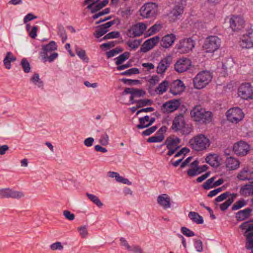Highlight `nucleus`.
<instances>
[{
	"label": "nucleus",
	"instance_id": "nucleus-8",
	"mask_svg": "<svg viewBox=\"0 0 253 253\" xmlns=\"http://www.w3.org/2000/svg\"><path fill=\"white\" fill-rule=\"evenodd\" d=\"M226 117L229 122L237 124L242 120L244 117V114L241 109L239 107H234L228 110L226 112Z\"/></svg>",
	"mask_w": 253,
	"mask_h": 253
},
{
	"label": "nucleus",
	"instance_id": "nucleus-28",
	"mask_svg": "<svg viewBox=\"0 0 253 253\" xmlns=\"http://www.w3.org/2000/svg\"><path fill=\"white\" fill-rule=\"evenodd\" d=\"M188 216L193 222L197 224H203L204 222L203 217L196 212L190 211Z\"/></svg>",
	"mask_w": 253,
	"mask_h": 253
},
{
	"label": "nucleus",
	"instance_id": "nucleus-35",
	"mask_svg": "<svg viewBox=\"0 0 253 253\" xmlns=\"http://www.w3.org/2000/svg\"><path fill=\"white\" fill-rule=\"evenodd\" d=\"M109 2V0H104L101 2L98 1L95 3L94 6L91 10V13H94L105 6Z\"/></svg>",
	"mask_w": 253,
	"mask_h": 253
},
{
	"label": "nucleus",
	"instance_id": "nucleus-31",
	"mask_svg": "<svg viewBox=\"0 0 253 253\" xmlns=\"http://www.w3.org/2000/svg\"><path fill=\"white\" fill-rule=\"evenodd\" d=\"M149 116L146 115L143 117L139 118V124L136 126V127L138 129H143L150 126L149 124Z\"/></svg>",
	"mask_w": 253,
	"mask_h": 253
},
{
	"label": "nucleus",
	"instance_id": "nucleus-47",
	"mask_svg": "<svg viewBox=\"0 0 253 253\" xmlns=\"http://www.w3.org/2000/svg\"><path fill=\"white\" fill-rule=\"evenodd\" d=\"M247 205L246 201L244 200H241L237 201L232 207V211L238 210Z\"/></svg>",
	"mask_w": 253,
	"mask_h": 253
},
{
	"label": "nucleus",
	"instance_id": "nucleus-12",
	"mask_svg": "<svg viewBox=\"0 0 253 253\" xmlns=\"http://www.w3.org/2000/svg\"><path fill=\"white\" fill-rule=\"evenodd\" d=\"M147 29V25L144 23H137L133 25L128 30L129 37H136L141 36Z\"/></svg>",
	"mask_w": 253,
	"mask_h": 253
},
{
	"label": "nucleus",
	"instance_id": "nucleus-62",
	"mask_svg": "<svg viewBox=\"0 0 253 253\" xmlns=\"http://www.w3.org/2000/svg\"><path fill=\"white\" fill-rule=\"evenodd\" d=\"M50 248H51V250H62L63 249V247L61 245V243L59 242H57L56 243L52 244L50 246Z\"/></svg>",
	"mask_w": 253,
	"mask_h": 253
},
{
	"label": "nucleus",
	"instance_id": "nucleus-27",
	"mask_svg": "<svg viewBox=\"0 0 253 253\" xmlns=\"http://www.w3.org/2000/svg\"><path fill=\"white\" fill-rule=\"evenodd\" d=\"M240 195L248 196L253 195V185L245 184L242 186L240 190Z\"/></svg>",
	"mask_w": 253,
	"mask_h": 253
},
{
	"label": "nucleus",
	"instance_id": "nucleus-51",
	"mask_svg": "<svg viewBox=\"0 0 253 253\" xmlns=\"http://www.w3.org/2000/svg\"><path fill=\"white\" fill-rule=\"evenodd\" d=\"M146 94V92L142 89L134 88L132 92V95L135 97H140L144 96Z\"/></svg>",
	"mask_w": 253,
	"mask_h": 253
},
{
	"label": "nucleus",
	"instance_id": "nucleus-52",
	"mask_svg": "<svg viewBox=\"0 0 253 253\" xmlns=\"http://www.w3.org/2000/svg\"><path fill=\"white\" fill-rule=\"evenodd\" d=\"M121 81L125 84H127L129 85H132L134 84H140L141 82L138 80H132L123 78L121 79Z\"/></svg>",
	"mask_w": 253,
	"mask_h": 253
},
{
	"label": "nucleus",
	"instance_id": "nucleus-41",
	"mask_svg": "<svg viewBox=\"0 0 253 253\" xmlns=\"http://www.w3.org/2000/svg\"><path fill=\"white\" fill-rule=\"evenodd\" d=\"M153 103V101L149 99H143L138 100L137 101V107L141 108L147 105H151Z\"/></svg>",
	"mask_w": 253,
	"mask_h": 253
},
{
	"label": "nucleus",
	"instance_id": "nucleus-42",
	"mask_svg": "<svg viewBox=\"0 0 253 253\" xmlns=\"http://www.w3.org/2000/svg\"><path fill=\"white\" fill-rule=\"evenodd\" d=\"M21 65L23 68L24 72L28 73L31 70V66L29 62L26 58H23L21 61Z\"/></svg>",
	"mask_w": 253,
	"mask_h": 253
},
{
	"label": "nucleus",
	"instance_id": "nucleus-57",
	"mask_svg": "<svg viewBox=\"0 0 253 253\" xmlns=\"http://www.w3.org/2000/svg\"><path fill=\"white\" fill-rule=\"evenodd\" d=\"M157 128L158 127L156 126H153L143 131L142 132V135L143 136H149L154 132Z\"/></svg>",
	"mask_w": 253,
	"mask_h": 253
},
{
	"label": "nucleus",
	"instance_id": "nucleus-14",
	"mask_svg": "<svg viewBox=\"0 0 253 253\" xmlns=\"http://www.w3.org/2000/svg\"><path fill=\"white\" fill-rule=\"evenodd\" d=\"M24 196L23 192L13 190L10 188L0 189V197L7 198L20 199Z\"/></svg>",
	"mask_w": 253,
	"mask_h": 253
},
{
	"label": "nucleus",
	"instance_id": "nucleus-22",
	"mask_svg": "<svg viewBox=\"0 0 253 253\" xmlns=\"http://www.w3.org/2000/svg\"><path fill=\"white\" fill-rule=\"evenodd\" d=\"M175 40V36L173 34H168L163 37L161 40V46L165 48L171 46Z\"/></svg>",
	"mask_w": 253,
	"mask_h": 253
},
{
	"label": "nucleus",
	"instance_id": "nucleus-5",
	"mask_svg": "<svg viewBox=\"0 0 253 253\" xmlns=\"http://www.w3.org/2000/svg\"><path fill=\"white\" fill-rule=\"evenodd\" d=\"M157 11L158 5L154 2L144 4L139 10L140 15L146 18L154 17L157 14Z\"/></svg>",
	"mask_w": 253,
	"mask_h": 253
},
{
	"label": "nucleus",
	"instance_id": "nucleus-49",
	"mask_svg": "<svg viewBox=\"0 0 253 253\" xmlns=\"http://www.w3.org/2000/svg\"><path fill=\"white\" fill-rule=\"evenodd\" d=\"M215 179V176H213L208 179L203 185V187L205 190H209L213 188V182Z\"/></svg>",
	"mask_w": 253,
	"mask_h": 253
},
{
	"label": "nucleus",
	"instance_id": "nucleus-40",
	"mask_svg": "<svg viewBox=\"0 0 253 253\" xmlns=\"http://www.w3.org/2000/svg\"><path fill=\"white\" fill-rule=\"evenodd\" d=\"M120 33L118 31H112L108 34H106L105 36H104L102 39L100 40V42L106 40L108 39H114V38H118L120 36Z\"/></svg>",
	"mask_w": 253,
	"mask_h": 253
},
{
	"label": "nucleus",
	"instance_id": "nucleus-2",
	"mask_svg": "<svg viewBox=\"0 0 253 253\" xmlns=\"http://www.w3.org/2000/svg\"><path fill=\"white\" fill-rule=\"evenodd\" d=\"M212 79V76L210 71L200 72L193 79L194 86L199 89L203 88L209 84Z\"/></svg>",
	"mask_w": 253,
	"mask_h": 253
},
{
	"label": "nucleus",
	"instance_id": "nucleus-26",
	"mask_svg": "<svg viewBox=\"0 0 253 253\" xmlns=\"http://www.w3.org/2000/svg\"><path fill=\"white\" fill-rule=\"evenodd\" d=\"M225 164L226 167L230 170L237 169L240 165L239 161L232 157L227 158Z\"/></svg>",
	"mask_w": 253,
	"mask_h": 253
},
{
	"label": "nucleus",
	"instance_id": "nucleus-16",
	"mask_svg": "<svg viewBox=\"0 0 253 253\" xmlns=\"http://www.w3.org/2000/svg\"><path fill=\"white\" fill-rule=\"evenodd\" d=\"M184 89V84L180 80L174 81L169 85V92L173 95L180 94Z\"/></svg>",
	"mask_w": 253,
	"mask_h": 253
},
{
	"label": "nucleus",
	"instance_id": "nucleus-7",
	"mask_svg": "<svg viewBox=\"0 0 253 253\" xmlns=\"http://www.w3.org/2000/svg\"><path fill=\"white\" fill-rule=\"evenodd\" d=\"M186 5V0H180L175 5L169 13V18L170 22H174L180 18L183 13L184 8Z\"/></svg>",
	"mask_w": 253,
	"mask_h": 253
},
{
	"label": "nucleus",
	"instance_id": "nucleus-60",
	"mask_svg": "<svg viewBox=\"0 0 253 253\" xmlns=\"http://www.w3.org/2000/svg\"><path fill=\"white\" fill-rule=\"evenodd\" d=\"M230 195V193L229 192H228V191L225 192L221 194L218 197H217L215 198V201L217 202H221V201L224 200L225 199H226L227 198V197L228 196H229Z\"/></svg>",
	"mask_w": 253,
	"mask_h": 253
},
{
	"label": "nucleus",
	"instance_id": "nucleus-33",
	"mask_svg": "<svg viewBox=\"0 0 253 253\" xmlns=\"http://www.w3.org/2000/svg\"><path fill=\"white\" fill-rule=\"evenodd\" d=\"M169 82L167 80H164L159 84L155 91L157 92L158 94H162L166 91Z\"/></svg>",
	"mask_w": 253,
	"mask_h": 253
},
{
	"label": "nucleus",
	"instance_id": "nucleus-1",
	"mask_svg": "<svg viewBox=\"0 0 253 253\" xmlns=\"http://www.w3.org/2000/svg\"><path fill=\"white\" fill-rule=\"evenodd\" d=\"M192 117L196 122L209 123L211 121L212 113L207 111L201 106L194 107L191 112Z\"/></svg>",
	"mask_w": 253,
	"mask_h": 253
},
{
	"label": "nucleus",
	"instance_id": "nucleus-38",
	"mask_svg": "<svg viewBox=\"0 0 253 253\" xmlns=\"http://www.w3.org/2000/svg\"><path fill=\"white\" fill-rule=\"evenodd\" d=\"M95 32L93 33V35L97 39H99L103 36L108 31V30H105L103 27H101L100 25L97 26Z\"/></svg>",
	"mask_w": 253,
	"mask_h": 253
},
{
	"label": "nucleus",
	"instance_id": "nucleus-37",
	"mask_svg": "<svg viewBox=\"0 0 253 253\" xmlns=\"http://www.w3.org/2000/svg\"><path fill=\"white\" fill-rule=\"evenodd\" d=\"M86 195L88 198L98 207L101 208L103 206L102 203L96 196L88 193H86Z\"/></svg>",
	"mask_w": 253,
	"mask_h": 253
},
{
	"label": "nucleus",
	"instance_id": "nucleus-61",
	"mask_svg": "<svg viewBox=\"0 0 253 253\" xmlns=\"http://www.w3.org/2000/svg\"><path fill=\"white\" fill-rule=\"evenodd\" d=\"M63 214L65 218L69 220H73L75 216L74 213H71L69 211L65 210L63 212Z\"/></svg>",
	"mask_w": 253,
	"mask_h": 253
},
{
	"label": "nucleus",
	"instance_id": "nucleus-17",
	"mask_svg": "<svg viewBox=\"0 0 253 253\" xmlns=\"http://www.w3.org/2000/svg\"><path fill=\"white\" fill-rule=\"evenodd\" d=\"M160 41L159 36H155L152 38L147 40L140 47V51L142 52H147L156 45Z\"/></svg>",
	"mask_w": 253,
	"mask_h": 253
},
{
	"label": "nucleus",
	"instance_id": "nucleus-29",
	"mask_svg": "<svg viewBox=\"0 0 253 253\" xmlns=\"http://www.w3.org/2000/svg\"><path fill=\"white\" fill-rule=\"evenodd\" d=\"M16 59V57L12 55L11 52H7L6 55L3 60V63L5 68L10 69L11 68V62L15 61Z\"/></svg>",
	"mask_w": 253,
	"mask_h": 253
},
{
	"label": "nucleus",
	"instance_id": "nucleus-19",
	"mask_svg": "<svg viewBox=\"0 0 253 253\" xmlns=\"http://www.w3.org/2000/svg\"><path fill=\"white\" fill-rule=\"evenodd\" d=\"M171 63V58L170 56H167L162 59L157 68V72L159 74L164 73L168 68L170 66Z\"/></svg>",
	"mask_w": 253,
	"mask_h": 253
},
{
	"label": "nucleus",
	"instance_id": "nucleus-23",
	"mask_svg": "<svg viewBox=\"0 0 253 253\" xmlns=\"http://www.w3.org/2000/svg\"><path fill=\"white\" fill-rule=\"evenodd\" d=\"M157 203L164 210L169 208L171 206L169 197L167 194H162L157 198Z\"/></svg>",
	"mask_w": 253,
	"mask_h": 253
},
{
	"label": "nucleus",
	"instance_id": "nucleus-6",
	"mask_svg": "<svg viewBox=\"0 0 253 253\" xmlns=\"http://www.w3.org/2000/svg\"><path fill=\"white\" fill-rule=\"evenodd\" d=\"M195 44V41L192 38H189L181 40L176 46L179 53L185 54L192 51Z\"/></svg>",
	"mask_w": 253,
	"mask_h": 253
},
{
	"label": "nucleus",
	"instance_id": "nucleus-50",
	"mask_svg": "<svg viewBox=\"0 0 253 253\" xmlns=\"http://www.w3.org/2000/svg\"><path fill=\"white\" fill-rule=\"evenodd\" d=\"M139 73L140 71L139 69L137 68H132L121 73L120 75L122 76H130L133 74H138Z\"/></svg>",
	"mask_w": 253,
	"mask_h": 253
},
{
	"label": "nucleus",
	"instance_id": "nucleus-3",
	"mask_svg": "<svg viewBox=\"0 0 253 253\" xmlns=\"http://www.w3.org/2000/svg\"><path fill=\"white\" fill-rule=\"evenodd\" d=\"M191 147L197 151H203L208 148L211 142L208 138L203 134H198L190 141Z\"/></svg>",
	"mask_w": 253,
	"mask_h": 253
},
{
	"label": "nucleus",
	"instance_id": "nucleus-11",
	"mask_svg": "<svg viewBox=\"0 0 253 253\" xmlns=\"http://www.w3.org/2000/svg\"><path fill=\"white\" fill-rule=\"evenodd\" d=\"M233 150L237 155L244 156L249 152L250 146L247 142L241 140L234 144Z\"/></svg>",
	"mask_w": 253,
	"mask_h": 253
},
{
	"label": "nucleus",
	"instance_id": "nucleus-58",
	"mask_svg": "<svg viewBox=\"0 0 253 253\" xmlns=\"http://www.w3.org/2000/svg\"><path fill=\"white\" fill-rule=\"evenodd\" d=\"M181 231L183 235L187 237H192L195 235L194 232L191 231L189 229L186 227H182L181 228Z\"/></svg>",
	"mask_w": 253,
	"mask_h": 253
},
{
	"label": "nucleus",
	"instance_id": "nucleus-36",
	"mask_svg": "<svg viewBox=\"0 0 253 253\" xmlns=\"http://www.w3.org/2000/svg\"><path fill=\"white\" fill-rule=\"evenodd\" d=\"M30 81L39 87H42L43 86V83L40 78L39 75L38 73H35L33 75L30 79Z\"/></svg>",
	"mask_w": 253,
	"mask_h": 253
},
{
	"label": "nucleus",
	"instance_id": "nucleus-54",
	"mask_svg": "<svg viewBox=\"0 0 253 253\" xmlns=\"http://www.w3.org/2000/svg\"><path fill=\"white\" fill-rule=\"evenodd\" d=\"M192 131V128L191 127L188 126L184 125V126H183L179 131V132L182 135H188Z\"/></svg>",
	"mask_w": 253,
	"mask_h": 253
},
{
	"label": "nucleus",
	"instance_id": "nucleus-15",
	"mask_svg": "<svg viewBox=\"0 0 253 253\" xmlns=\"http://www.w3.org/2000/svg\"><path fill=\"white\" fill-rule=\"evenodd\" d=\"M180 102L178 99H172L163 104L161 110L164 113H169L177 110L179 107Z\"/></svg>",
	"mask_w": 253,
	"mask_h": 253
},
{
	"label": "nucleus",
	"instance_id": "nucleus-9",
	"mask_svg": "<svg viewBox=\"0 0 253 253\" xmlns=\"http://www.w3.org/2000/svg\"><path fill=\"white\" fill-rule=\"evenodd\" d=\"M238 95L243 99L248 100L253 98V86L251 83H242L238 89Z\"/></svg>",
	"mask_w": 253,
	"mask_h": 253
},
{
	"label": "nucleus",
	"instance_id": "nucleus-34",
	"mask_svg": "<svg viewBox=\"0 0 253 253\" xmlns=\"http://www.w3.org/2000/svg\"><path fill=\"white\" fill-rule=\"evenodd\" d=\"M250 171L248 168H244L238 174L237 177L241 180H249V174H250Z\"/></svg>",
	"mask_w": 253,
	"mask_h": 253
},
{
	"label": "nucleus",
	"instance_id": "nucleus-4",
	"mask_svg": "<svg viewBox=\"0 0 253 253\" xmlns=\"http://www.w3.org/2000/svg\"><path fill=\"white\" fill-rule=\"evenodd\" d=\"M220 39L216 36H209L205 41L203 48L206 52L213 53L217 50L220 47Z\"/></svg>",
	"mask_w": 253,
	"mask_h": 253
},
{
	"label": "nucleus",
	"instance_id": "nucleus-24",
	"mask_svg": "<svg viewBox=\"0 0 253 253\" xmlns=\"http://www.w3.org/2000/svg\"><path fill=\"white\" fill-rule=\"evenodd\" d=\"M190 166L192 168L187 170V174L191 177H194L201 173L200 171V167L199 166V161L197 160L193 161Z\"/></svg>",
	"mask_w": 253,
	"mask_h": 253
},
{
	"label": "nucleus",
	"instance_id": "nucleus-18",
	"mask_svg": "<svg viewBox=\"0 0 253 253\" xmlns=\"http://www.w3.org/2000/svg\"><path fill=\"white\" fill-rule=\"evenodd\" d=\"M185 125L184 116L182 114L175 117L172 121V124L170 127L171 129L175 132H179L180 129Z\"/></svg>",
	"mask_w": 253,
	"mask_h": 253
},
{
	"label": "nucleus",
	"instance_id": "nucleus-59",
	"mask_svg": "<svg viewBox=\"0 0 253 253\" xmlns=\"http://www.w3.org/2000/svg\"><path fill=\"white\" fill-rule=\"evenodd\" d=\"M245 236L247 239H249L253 237V224H251L245 232Z\"/></svg>",
	"mask_w": 253,
	"mask_h": 253
},
{
	"label": "nucleus",
	"instance_id": "nucleus-45",
	"mask_svg": "<svg viewBox=\"0 0 253 253\" xmlns=\"http://www.w3.org/2000/svg\"><path fill=\"white\" fill-rule=\"evenodd\" d=\"M76 52L77 55L83 61L87 62L88 58L86 56L85 51L84 50L80 49L79 47L76 48Z\"/></svg>",
	"mask_w": 253,
	"mask_h": 253
},
{
	"label": "nucleus",
	"instance_id": "nucleus-30",
	"mask_svg": "<svg viewBox=\"0 0 253 253\" xmlns=\"http://www.w3.org/2000/svg\"><path fill=\"white\" fill-rule=\"evenodd\" d=\"M180 142V139L178 137L172 138L171 136H169L166 139L164 143L161 146L166 145V146L170 147H176Z\"/></svg>",
	"mask_w": 253,
	"mask_h": 253
},
{
	"label": "nucleus",
	"instance_id": "nucleus-13",
	"mask_svg": "<svg viewBox=\"0 0 253 253\" xmlns=\"http://www.w3.org/2000/svg\"><path fill=\"white\" fill-rule=\"evenodd\" d=\"M191 63V61L187 58H180L174 65V70L178 73L185 72L189 69Z\"/></svg>",
	"mask_w": 253,
	"mask_h": 253
},
{
	"label": "nucleus",
	"instance_id": "nucleus-21",
	"mask_svg": "<svg viewBox=\"0 0 253 253\" xmlns=\"http://www.w3.org/2000/svg\"><path fill=\"white\" fill-rule=\"evenodd\" d=\"M253 30L250 29L245 34L243 35V39L241 42V46L242 48H250L253 46V43L250 38V35L252 34Z\"/></svg>",
	"mask_w": 253,
	"mask_h": 253
},
{
	"label": "nucleus",
	"instance_id": "nucleus-20",
	"mask_svg": "<svg viewBox=\"0 0 253 253\" xmlns=\"http://www.w3.org/2000/svg\"><path fill=\"white\" fill-rule=\"evenodd\" d=\"M57 48V45L56 43L53 41H50L48 44L42 45V51L41 52L40 55L43 59H45L48 52L54 51Z\"/></svg>",
	"mask_w": 253,
	"mask_h": 253
},
{
	"label": "nucleus",
	"instance_id": "nucleus-46",
	"mask_svg": "<svg viewBox=\"0 0 253 253\" xmlns=\"http://www.w3.org/2000/svg\"><path fill=\"white\" fill-rule=\"evenodd\" d=\"M165 136L162 135H158L155 134L154 136L149 137L147 139L149 143H159L162 142L164 139Z\"/></svg>",
	"mask_w": 253,
	"mask_h": 253
},
{
	"label": "nucleus",
	"instance_id": "nucleus-48",
	"mask_svg": "<svg viewBox=\"0 0 253 253\" xmlns=\"http://www.w3.org/2000/svg\"><path fill=\"white\" fill-rule=\"evenodd\" d=\"M123 49L120 47H117L116 48L106 52V56L108 58L114 56L115 55L122 52Z\"/></svg>",
	"mask_w": 253,
	"mask_h": 253
},
{
	"label": "nucleus",
	"instance_id": "nucleus-63",
	"mask_svg": "<svg viewBox=\"0 0 253 253\" xmlns=\"http://www.w3.org/2000/svg\"><path fill=\"white\" fill-rule=\"evenodd\" d=\"M190 150L187 147L182 148L180 151L177 152L174 156V158L178 157L182 154H186L189 152Z\"/></svg>",
	"mask_w": 253,
	"mask_h": 253
},
{
	"label": "nucleus",
	"instance_id": "nucleus-64",
	"mask_svg": "<svg viewBox=\"0 0 253 253\" xmlns=\"http://www.w3.org/2000/svg\"><path fill=\"white\" fill-rule=\"evenodd\" d=\"M36 18H37V16H34L31 13H29L25 16L23 21L24 23H27L28 21H31Z\"/></svg>",
	"mask_w": 253,
	"mask_h": 253
},
{
	"label": "nucleus",
	"instance_id": "nucleus-53",
	"mask_svg": "<svg viewBox=\"0 0 253 253\" xmlns=\"http://www.w3.org/2000/svg\"><path fill=\"white\" fill-rule=\"evenodd\" d=\"M109 140V138L108 135L106 133H105L101 135L99 143L103 146H106L108 144Z\"/></svg>",
	"mask_w": 253,
	"mask_h": 253
},
{
	"label": "nucleus",
	"instance_id": "nucleus-32",
	"mask_svg": "<svg viewBox=\"0 0 253 253\" xmlns=\"http://www.w3.org/2000/svg\"><path fill=\"white\" fill-rule=\"evenodd\" d=\"M130 56V53L129 52H125L123 54H121L117 57L115 58V63L117 65H120L122 64L124 62L126 61L129 58Z\"/></svg>",
	"mask_w": 253,
	"mask_h": 253
},
{
	"label": "nucleus",
	"instance_id": "nucleus-55",
	"mask_svg": "<svg viewBox=\"0 0 253 253\" xmlns=\"http://www.w3.org/2000/svg\"><path fill=\"white\" fill-rule=\"evenodd\" d=\"M233 203L232 199H228L225 202L220 205V209L222 211H225Z\"/></svg>",
	"mask_w": 253,
	"mask_h": 253
},
{
	"label": "nucleus",
	"instance_id": "nucleus-10",
	"mask_svg": "<svg viewBox=\"0 0 253 253\" xmlns=\"http://www.w3.org/2000/svg\"><path fill=\"white\" fill-rule=\"evenodd\" d=\"M227 19H229V27L233 31H238L243 28L245 21L242 16L232 14Z\"/></svg>",
	"mask_w": 253,
	"mask_h": 253
},
{
	"label": "nucleus",
	"instance_id": "nucleus-43",
	"mask_svg": "<svg viewBox=\"0 0 253 253\" xmlns=\"http://www.w3.org/2000/svg\"><path fill=\"white\" fill-rule=\"evenodd\" d=\"M142 40H135L134 41H128L126 42V44L129 47L133 49H135L140 45Z\"/></svg>",
	"mask_w": 253,
	"mask_h": 253
},
{
	"label": "nucleus",
	"instance_id": "nucleus-25",
	"mask_svg": "<svg viewBox=\"0 0 253 253\" xmlns=\"http://www.w3.org/2000/svg\"><path fill=\"white\" fill-rule=\"evenodd\" d=\"M252 209L250 208L239 211L236 213V218L237 221H243L248 218L251 214Z\"/></svg>",
	"mask_w": 253,
	"mask_h": 253
},
{
	"label": "nucleus",
	"instance_id": "nucleus-44",
	"mask_svg": "<svg viewBox=\"0 0 253 253\" xmlns=\"http://www.w3.org/2000/svg\"><path fill=\"white\" fill-rule=\"evenodd\" d=\"M217 157L215 154H210L206 158V162L212 167L215 166V162H216Z\"/></svg>",
	"mask_w": 253,
	"mask_h": 253
},
{
	"label": "nucleus",
	"instance_id": "nucleus-39",
	"mask_svg": "<svg viewBox=\"0 0 253 253\" xmlns=\"http://www.w3.org/2000/svg\"><path fill=\"white\" fill-rule=\"evenodd\" d=\"M57 29H58V32H57L58 35L59 36H60V37L61 38L62 42L64 43L66 41V40L67 39L66 30H65L64 27L61 25H58Z\"/></svg>",
	"mask_w": 253,
	"mask_h": 253
},
{
	"label": "nucleus",
	"instance_id": "nucleus-56",
	"mask_svg": "<svg viewBox=\"0 0 253 253\" xmlns=\"http://www.w3.org/2000/svg\"><path fill=\"white\" fill-rule=\"evenodd\" d=\"M194 247L198 252H202L203 250V243L201 240L194 239Z\"/></svg>",
	"mask_w": 253,
	"mask_h": 253
}]
</instances>
